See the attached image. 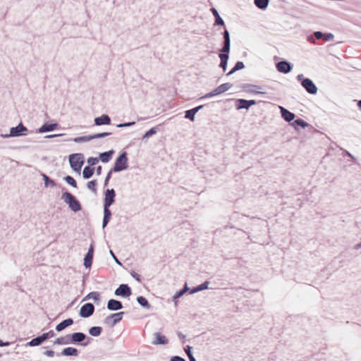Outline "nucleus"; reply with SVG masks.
<instances>
[{"instance_id": "obj_1", "label": "nucleus", "mask_w": 361, "mask_h": 361, "mask_svg": "<svg viewBox=\"0 0 361 361\" xmlns=\"http://www.w3.org/2000/svg\"><path fill=\"white\" fill-rule=\"evenodd\" d=\"M62 199L73 212H76L81 209L80 202L70 192H64L62 195Z\"/></svg>"}, {"instance_id": "obj_2", "label": "nucleus", "mask_w": 361, "mask_h": 361, "mask_svg": "<svg viewBox=\"0 0 361 361\" xmlns=\"http://www.w3.org/2000/svg\"><path fill=\"white\" fill-rule=\"evenodd\" d=\"M27 130V128L24 126L22 123H20L16 127H12L10 129L9 134H1V137L3 138H8L11 137L26 135Z\"/></svg>"}, {"instance_id": "obj_3", "label": "nucleus", "mask_w": 361, "mask_h": 361, "mask_svg": "<svg viewBox=\"0 0 361 361\" xmlns=\"http://www.w3.org/2000/svg\"><path fill=\"white\" fill-rule=\"evenodd\" d=\"M128 166L127 154L124 152L116 159L112 171L119 172L127 169Z\"/></svg>"}, {"instance_id": "obj_4", "label": "nucleus", "mask_w": 361, "mask_h": 361, "mask_svg": "<svg viewBox=\"0 0 361 361\" xmlns=\"http://www.w3.org/2000/svg\"><path fill=\"white\" fill-rule=\"evenodd\" d=\"M69 162L71 168L75 171H80L84 163L81 154H73L69 157Z\"/></svg>"}, {"instance_id": "obj_5", "label": "nucleus", "mask_w": 361, "mask_h": 361, "mask_svg": "<svg viewBox=\"0 0 361 361\" xmlns=\"http://www.w3.org/2000/svg\"><path fill=\"white\" fill-rule=\"evenodd\" d=\"M123 315V312L112 314L104 319V323L109 325L110 326H114L116 323L122 319Z\"/></svg>"}, {"instance_id": "obj_6", "label": "nucleus", "mask_w": 361, "mask_h": 361, "mask_svg": "<svg viewBox=\"0 0 361 361\" xmlns=\"http://www.w3.org/2000/svg\"><path fill=\"white\" fill-rule=\"evenodd\" d=\"M94 311V307L92 303L83 305L80 310V315L82 317L87 318L90 317Z\"/></svg>"}, {"instance_id": "obj_7", "label": "nucleus", "mask_w": 361, "mask_h": 361, "mask_svg": "<svg viewBox=\"0 0 361 361\" xmlns=\"http://www.w3.org/2000/svg\"><path fill=\"white\" fill-rule=\"evenodd\" d=\"M302 87L310 94H314L317 92V87L314 82L309 78H305L302 80L301 82Z\"/></svg>"}, {"instance_id": "obj_8", "label": "nucleus", "mask_w": 361, "mask_h": 361, "mask_svg": "<svg viewBox=\"0 0 361 361\" xmlns=\"http://www.w3.org/2000/svg\"><path fill=\"white\" fill-rule=\"evenodd\" d=\"M131 294V290L130 287L126 284H121L120 286L115 290L116 295H121L123 297H128Z\"/></svg>"}, {"instance_id": "obj_9", "label": "nucleus", "mask_w": 361, "mask_h": 361, "mask_svg": "<svg viewBox=\"0 0 361 361\" xmlns=\"http://www.w3.org/2000/svg\"><path fill=\"white\" fill-rule=\"evenodd\" d=\"M115 191L114 189H107L105 193L104 206L110 207L114 202Z\"/></svg>"}, {"instance_id": "obj_10", "label": "nucleus", "mask_w": 361, "mask_h": 361, "mask_svg": "<svg viewBox=\"0 0 361 361\" xmlns=\"http://www.w3.org/2000/svg\"><path fill=\"white\" fill-rule=\"evenodd\" d=\"M224 44L223 48L221 49V54H227L230 51V45H231V39L230 35L227 30H225L224 32Z\"/></svg>"}, {"instance_id": "obj_11", "label": "nucleus", "mask_w": 361, "mask_h": 361, "mask_svg": "<svg viewBox=\"0 0 361 361\" xmlns=\"http://www.w3.org/2000/svg\"><path fill=\"white\" fill-rule=\"evenodd\" d=\"M153 336L154 338V340L152 342L153 345H166L169 343L167 338L159 332H155Z\"/></svg>"}, {"instance_id": "obj_12", "label": "nucleus", "mask_w": 361, "mask_h": 361, "mask_svg": "<svg viewBox=\"0 0 361 361\" xmlns=\"http://www.w3.org/2000/svg\"><path fill=\"white\" fill-rule=\"evenodd\" d=\"M237 109H248L251 106L256 104L255 100H246L240 99L237 100Z\"/></svg>"}, {"instance_id": "obj_13", "label": "nucleus", "mask_w": 361, "mask_h": 361, "mask_svg": "<svg viewBox=\"0 0 361 361\" xmlns=\"http://www.w3.org/2000/svg\"><path fill=\"white\" fill-rule=\"evenodd\" d=\"M94 122L96 126L109 125L111 123V118L108 115L104 114L102 116L95 118Z\"/></svg>"}, {"instance_id": "obj_14", "label": "nucleus", "mask_w": 361, "mask_h": 361, "mask_svg": "<svg viewBox=\"0 0 361 361\" xmlns=\"http://www.w3.org/2000/svg\"><path fill=\"white\" fill-rule=\"evenodd\" d=\"M86 338V336L83 333L77 332L70 336V343H80L83 341Z\"/></svg>"}, {"instance_id": "obj_15", "label": "nucleus", "mask_w": 361, "mask_h": 361, "mask_svg": "<svg viewBox=\"0 0 361 361\" xmlns=\"http://www.w3.org/2000/svg\"><path fill=\"white\" fill-rule=\"evenodd\" d=\"M107 308L109 310L116 311L123 308L122 303L114 299H111L108 301Z\"/></svg>"}, {"instance_id": "obj_16", "label": "nucleus", "mask_w": 361, "mask_h": 361, "mask_svg": "<svg viewBox=\"0 0 361 361\" xmlns=\"http://www.w3.org/2000/svg\"><path fill=\"white\" fill-rule=\"evenodd\" d=\"M277 70L283 73H288L291 70V66L289 63L286 61L279 62L276 65Z\"/></svg>"}, {"instance_id": "obj_17", "label": "nucleus", "mask_w": 361, "mask_h": 361, "mask_svg": "<svg viewBox=\"0 0 361 361\" xmlns=\"http://www.w3.org/2000/svg\"><path fill=\"white\" fill-rule=\"evenodd\" d=\"M281 116L286 121H291L295 118V114L286 109L283 106H279Z\"/></svg>"}, {"instance_id": "obj_18", "label": "nucleus", "mask_w": 361, "mask_h": 361, "mask_svg": "<svg viewBox=\"0 0 361 361\" xmlns=\"http://www.w3.org/2000/svg\"><path fill=\"white\" fill-rule=\"evenodd\" d=\"M57 126V123H44L38 129V132L39 133H43L45 132L52 131L54 130Z\"/></svg>"}, {"instance_id": "obj_19", "label": "nucleus", "mask_w": 361, "mask_h": 361, "mask_svg": "<svg viewBox=\"0 0 361 361\" xmlns=\"http://www.w3.org/2000/svg\"><path fill=\"white\" fill-rule=\"evenodd\" d=\"M202 107H203V106L200 105V106H199L197 107H195V108L192 109L190 110L186 111H185V117L186 118L190 119L192 121H195V116L196 113H197L199 111V110H200Z\"/></svg>"}, {"instance_id": "obj_20", "label": "nucleus", "mask_w": 361, "mask_h": 361, "mask_svg": "<svg viewBox=\"0 0 361 361\" xmlns=\"http://www.w3.org/2000/svg\"><path fill=\"white\" fill-rule=\"evenodd\" d=\"M109 207L108 206H104V219H103V223H102V227L104 228L106 226L107 224L109 223L111 212L109 209Z\"/></svg>"}, {"instance_id": "obj_21", "label": "nucleus", "mask_w": 361, "mask_h": 361, "mask_svg": "<svg viewBox=\"0 0 361 361\" xmlns=\"http://www.w3.org/2000/svg\"><path fill=\"white\" fill-rule=\"evenodd\" d=\"M73 324V320L72 319L70 318V319H65L64 321H63L62 322H61L60 324L56 325V330L57 331H61L65 328L72 325Z\"/></svg>"}, {"instance_id": "obj_22", "label": "nucleus", "mask_w": 361, "mask_h": 361, "mask_svg": "<svg viewBox=\"0 0 361 361\" xmlns=\"http://www.w3.org/2000/svg\"><path fill=\"white\" fill-rule=\"evenodd\" d=\"M61 355L64 356H78V351L76 348L68 347L66 348H64L61 351Z\"/></svg>"}, {"instance_id": "obj_23", "label": "nucleus", "mask_w": 361, "mask_h": 361, "mask_svg": "<svg viewBox=\"0 0 361 361\" xmlns=\"http://www.w3.org/2000/svg\"><path fill=\"white\" fill-rule=\"evenodd\" d=\"M210 11H212V13H213L214 16L215 17L214 25H224V21L223 20V19L219 16L217 10L215 8H212L210 9Z\"/></svg>"}, {"instance_id": "obj_24", "label": "nucleus", "mask_w": 361, "mask_h": 361, "mask_svg": "<svg viewBox=\"0 0 361 361\" xmlns=\"http://www.w3.org/2000/svg\"><path fill=\"white\" fill-rule=\"evenodd\" d=\"M219 57L221 59V63H220L219 66L221 68H222L224 71H226V68H227L228 60V58H229L228 57V54H219Z\"/></svg>"}, {"instance_id": "obj_25", "label": "nucleus", "mask_w": 361, "mask_h": 361, "mask_svg": "<svg viewBox=\"0 0 361 361\" xmlns=\"http://www.w3.org/2000/svg\"><path fill=\"white\" fill-rule=\"evenodd\" d=\"M113 154H114L113 150H110L106 152H103V153L100 154V156H99L100 160L103 163H107L111 158V156Z\"/></svg>"}, {"instance_id": "obj_26", "label": "nucleus", "mask_w": 361, "mask_h": 361, "mask_svg": "<svg viewBox=\"0 0 361 361\" xmlns=\"http://www.w3.org/2000/svg\"><path fill=\"white\" fill-rule=\"evenodd\" d=\"M256 6L260 9H266L269 5V0H254Z\"/></svg>"}, {"instance_id": "obj_27", "label": "nucleus", "mask_w": 361, "mask_h": 361, "mask_svg": "<svg viewBox=\"0 0 361 361\" xmlns=\"http://www.w3.org/2000/svg\"><path fill=\"white\" fill-rule=\"evenodd\" d=\"M209 282L208 281H205L203 283H202L201 285L194 288L193 289H192L190 290V294H193V293H195L197 292H199V291H201V290H206L208 288V286H209Z\"/></svg>"}, {"instance_id": "obj_28", "label": "nucleus", "mask_w": 361, "mask_h": 361, "mask_svg": "<svg viewBox=\"0 0 361 361\" xmlns=\"http://www.w3.org/2000/svg\"><path fill=\"white\" fill-rule=\"evenodd\" d=\"M42 176L44 181V185L46 188L55 186V182L50 179L46 174L42 173Z\"/></svg>"}, {"instance_id": "obj_29", "label": "nucleus", "mask_w": 361, "mask_h": 361, "mask_svg": "<svg viewBox=\"0 0 361 361\" xmlns=\"http://www.w3.org/2000/svg\"><path fill=\"white\" fill-rule=\"evenodd\" d=\"M102 331V327L93 326L89 329V334L92 336H99L101 334Z\"/></svg>"}, {"instance_id": "obj_30", "label": "nucleus", "mask_w": 361, "mask_h": 361, "mask_svg": "<svg viewBox=\"0 0 361 361\" xmlns=\"http://www.w3.org/2000/svg\"><path fill=\"white\" fill-rule=\"evenodd\" d=\"M94 173V169L86 166L84 168L82 171V176L84 178H90Z\"/></svg>"}, {"instance_id": "obj_31", "label": "nucleus", "mask_w": 361, "mask_h": 361, "mask_svg": "<svg viewBox=\"0 0 361 361\" xmlns=\"http://www.w3.org/2000/svg\"><path fill=\"white\" fill-rule=\"evenodd\" d=\"M137 301L142 307H144L147 309L150 308V305L149 304L147 300L145 298H144L142 296H139L137 298Z\"/></svg>"}, {"instance_id": "obj_32", "label": "nucleus", "mask_w": 361, "mask_h": 361, "mask_svg": "<svg viewBox=\"0 0 361 361\" xmlns=\"http://www.w3.org/2000/svg\"><path fill=\"white\" fill-rule=\"evenodd\" d=\"M245 66L243 62L238 61L235 65L234 68L227 74L228 75H231L233 74L235 72L244 68Z\"/></svg>"}, {"instance_id": "obj_33", "label": "nucleus", "mask_w": 361, "mask_h": 361, "mask_svg": "<svg viewBox=\"0 0 361 361\" xmlns=\"http://www.w3.org/2000/svg\"><path fill=\"white\" fill-rule=\"evenodd\" d=\"M55 344H69L70 343V336H67L66 337H60L56 338V340L54 341Z\"/></svg>"}, {"instance_id": "obj_34", "label": "nucleus", "mask_w": 361, "mask_h": 361, "mask_svg": "<svg viewBox=\"0 0 361 361\" xmlns=\"http://www.w3.org/2000/svg\"><path fill=\"white\" fill-rule=\"evenodd\" d=\"M87 299H92L94 302H99V293L97 292H91L85 298L84 300Z\"/></svg>"}, {"instance_id": "obj_35", "label": "nucleus", "mask_w": 361, "mask_h": 361, "mask_svg": "<svg viewBox=\"0 0 361 361\" xmlns=\"http://www.w3.org/2000/svg\"><path fill=\"white\" fill-rule=\"evenodd\" d=\"M93 256L90 255V254H86L84 258V266L86 268H90L92 262Z\"/></svg>"}, {"instance_id": "obj_36", "label": "nucleus", "mask_w": 361, "mask_h": 361, "mask_svg": "<svg viewBox=\"0 0 361 361\" xmlns=\"http://www.w3.org/2000/svg\"><path fill=\"white\" fill-rule=\"evenodd\" d=\"M231 87H232V85L231 83L226 82V83H224V84L219 85L217 87H218V90L221 94V93H224V92L228 91Z\"/></svg>"}, {"instance_id": "obj_37", "label": "nucleus", "mask_w": 361, "mask_h": 361, "mask_svg": "<svg viewBox=\"0 0 361 361\" xmlns=\"http://www.w3.org/2000/svg\"><path fill=\"white\" fill-rule=\"evenodd\" d=\"M43 342L41 336H38L37 338H35L32 339L29 343H27V345L30 346H37L40 345Z\"/></svg>"}, {"instance_id": "obj_38", "label": "nucleus", "mask_w": 361, "mask_h": 361, "mask_svg": "<svg viewBox=\"0 0 361 361\" xmlns=\"http://www.w3.org/2000/svg\"><path fill=\"white\" fill-rule=\"evenodd\" d=\"M73 140L75 142H85L90 141L91 140V137H90V135H89V136H81V137H75Z\"/></svg>"}, {"instance_id": "obj_39", "label": "nucleus", "mask_w": 361, "mask_h": 361, "mask_svg": "<svg viewBox=\"0 0 361 361\" xmlns=\"http://www.w3.org/2000/svg\"><path fill=\"white\" fill-rule=\"evenodd\" d=\"M111 134V133H108V132L97 133V134L90 135V137H91V140H94V139L102 138V137L109 136Z\"/></svg>"}, {"instance_id": "obj_40", "label": "nucleus", "mask_w": 361, "mask_h": 361, "mask_svg": "<svg viewBox=\"0 0 361 361\" xmlns=\"http://www.w3.org/2000/svg\"><path fill=\"white\" fill-rule=\"evenodd\" d=\"M156 133H157V128H155V127L152 128L149 130H148L147 132H146L145 133V135L142 136V139L148 138V137H151L152 135H154Z\"/></svg>"}, {"instance_id": "obj_41", "label": "nucleus", "mask_w": 361, "mask_h": 361, "mask_svg": "<svg viewBox=\"0 0 361 361\" xmlns=\"http://www.w3.org/2000/svg\"><path fill=\"white\" fill-rule=\"evenodd\" d=\"M64 180L66 181L67 183L72 185L73 187H74V188L77 187L75 180L71 176H68L65 177Z\"/></svg>"}, {"instance_id": "obj_42", "label": "nucleus", "mask_w": 361, "mask_h": 361, "mask_svg": "<svg viewBox=\"0 0 361 361\" xmlns=\"http://www.w3.org/2000/svg\"><path fill=\"white\" fill-rule=\"evenodd\" d=\"M42 341H44L45 340L48 339L49 338H52L54 336V332L53 331H50L47 333L43 334L42 336H40Z\"/></svg>"}, {"instance_id": "obj_43", "label": "nucleus", "mask_w": 361, "mask_h": 361, "mask_svg": "<svg viewBox=\"0 0 361 361\" xmlns=\"http://www.w3.org/2000/svg\"><path fill=\"white\" fill-rule=\"evenodd\" d=\"M96 185H97L96 180H91L87 183V186L88 189L95 192L96 191V189H95Z\"/></svg>"}, {"instance_id": "obj_44", "label": "nucleus", "mask_w": 361, "mask_h": 361, "mask_svg": "<svg viewBox=\"0 0 361 361\" xmlns=\"http://www.w3.org/2000/svg\"><path fill=\"white\" fill-rule=\"evenodd\" d=\"M184 291H183L182 290L178 291L173 297V299L174 300V302H175V305H177V298H180V297H182L183 295H184Z\"/></svg>"}, {"instance_id": "obj_45", "label": "nucleus", "mask_w": 361, "mask_h": 361, "mask_svg": "<svg viewBox=\"0 0 361 361\" xmlns=\"http://www.w3.org/2000/svg\"><path fill=\"white\" fill-rule=\"evenodd\" d=\"M334 38V35L331 33L324 34V39L326 42L332 41Z\"/></svg>"}, {"instance_id": "obj_46", "label": "nucleus", "mask_w": 361, "mask_h": 361, "mask_svg": "<svg viewBox=\"0 0 361 361\" xmlns=\"http://www.w3.org/2000/svg\"><path fill=\"white\" fill-rule=\"evenodd\" d=\"M295 123L298 125V126H302V128H305L308 126V123H306L305 121H304L302 119H297Z\"/></svg>"}, {"instance_id": "obj_47", "label": "nucleus", "mask_w": 361, "mask_h": 361, "mask_svg": "<svg viewBox=\"0 0 361 361\" xmlns=\"http://www.w3.org/2000/svg\"><path fill=\"white\" fill-rule=\"evenodd\" d=\"M135 125V122H128V123H120L117 125L118 128H123V127H128L132 126Z\"/></svg>"}, {"instance_id": "obj_48", "label": "nucleus", "mask_w": 361, "mask_h": 361, "mask_svg": "<svg viewBox=\"0 0 361 361\" xmlns=\"http://www.w3.org/2000/svg\"><path fill=\"white\" fill-rule=\"evenodd\" d=\"M314 35L317 39L324 38V34L319 31L314 32Z\"/></svg>"}, {"instance_id": "obj_49", "label": "nucleus", "mask_w": 361, "mask_h": 361, "mask_svg": "<svg viewBox=\"0 0 361 361\" xmlns=\"http://www.w3.org/2000/svg\"><path fill=\"white\" fill-rule=\"evenodd\" d=\"M185 352L186 353L188 357H190L191 355H192V352H191V348L189 345H187L185 348Z\"/></svg>"}, {"instance_id": "obj_50", "label": "nucleus", "mask_w": 361, "mask_h": 361, "mask_svg": "<svg viewBox=\"0 0 361 361\" xmlns=\"http://www.w3.org/2000/svg\"><path fill=\"white\" fill-rule=\"evenodd\" d=\"M97 161H98V160H97V158H92V157H91V158H89V159H88L87 162H88V164H90V165H94V164L97 163Z\"/></svg>"}, {"instance_id": "obj_51", "label": "nucleus", "mask_w": 361, "mask_h": 361, "mask_svg": "<svg viewBox=\"0 0 361 361\" xmlns=\"http://www.w3.org/2000/svg\"><path fill=\"white\" fill-rule=\"evenodd\" d=\"M110 255L112 256L113 259L116 262V264L121 265V263L119 262V260L117 259V257L115 256L114 253L112 252V250H109Z\"/></svg>"}, {"instance_id": "obj_52", "label": "nucleus", "mask_w": 361, "mask_h": 361, "mask_svg": "<svg viewBox=\"0 0 361 361\" xmlns=\"http://www.w3.org/2000/svg\"><path fill=\"white\" fill-rule=\"evenodd\" d=\"M112 169L108 173L106 178H105V180H104V185H106L108 184V182L109 180V179L111 178V173H112Z\"/></svg>"}, {"instance_id": "obj_53", "label": "nucleus", "mask_w": 361, "mask_h": 361, "mask_svg": "<svg viewBox=\"0 0 361 361\" xmlns=\"http://www.w3.org/2000/svg\"><path fill=\"white\" fill-rule=\"evenodd\" d=\"M171 361H185V360L178 356H174L171 359Z\"/></svg>"}, {"instance_id": "obj_54", "label": "nucleus", "mask_w": 361, "mask_h": 361, "mask_svg": "<svg viewBox=\"0 0 361 361\" xmlns=\"http://www.w3.org/2000/svg\"><path fill=\"white\" fill-rule=\"evenodd\" d=\"M44 355H46L48 357H53L54 355V352L53 350H47L44 353Z\"/></svg>"}, {"instance_id": "obj_55", "label": "nucleus", "mask_w": 361, "mask_h": 361, "mask_svg": "<svg viewBox=\"0 0 361 361\" xmlns=\"http://www.w3.org/2000/svg\"><path fill=\"white\" fill-rule=\"evenodd\" d=\"M61 135H63V134H54V135H47V136H45V137L46 138H53V137H56L61 136Z\"/></svg>"}, {"instance_id": "obj_56", "label": "nucleus", "mask_w": 361, "mask_h": 361, "mask_svg": "<svg viewBox=\"0 0 361 361\" xmlns=\"http://www.w3.org/2000/svg\"><path fill=\"white\" fill-rule=\"evenodd\" d=\"M131 276L135 278L137 281H140V276L135 272H132Z\"/></svg>"}, {"instance_id": "obj_57", "label": "nucleus", "mask_w": 361, "mask_h": 361, "mask_svg": "<svg viewBox=\"0 0 361 361\" xmlns=\"http://www.w3.org/2000/svg\"><path fill=\"white\" fill-rule=\"evenodd\" d=\"M214 97L212 92H209V93H207L205 95H204L203 97H202L200 99H204V98H209V97Z\"/></svg>"}, {"instance_id": "obj_58", "label": "nucleus", "mask_w": 361, "mask_h": 361, "mask_svg": "<svg viewBox=\"0 0 361 361\" xmlns=\"http://www.w3.org/2000/svg\"><path fill=\"white\" fill-rule=\"evenodd\" d=\"M9 344H10L9 342H4L1 340H0V347L8 346V345H9Z\"/></svg>"}, {"instance_id": "obj_59", "label": "nucleus", "mask_w": 361, "mask_h": 361, "mask_svg": "<svg viewBox=\"0 0 361 361\" xmlns=\"http://www.w3.org/2000/svg\"><path fill=\"white\" fill-rule=\"evenodd\" d=\"M212 94L214 96H216V95H218V94H220L221 93L219 92V91L218 90V87H216V89H214L212 92Z\"/></svg>"}, {"instance_id": "obj_60", "label": "nucleus", "mask_w": 361, "mask_h": 361, "mask_svg": "<svg viewBox=\"0 0 361 361\" xmlns=\"http://www.w3.org/2000/svg\"><path fill=\"white\" fill-rule=\"evenodd\" d=\"M96 172L97 175H100L102 172V166H99L96 169Z\"/></svg>"}, {"instance_id": "obj_61", "label": "nucleus", "mask_w": 361, "mask_h": 361, "mask_svg": "<svg viewBox=\"0 0 361 361\" xmlns=\"http://www.w3.org/2000/svg\"><path fill=\"white\" fill-rule=\"evenodd\" d=\"M308 41L311 43H314L315 40L312 36H309L307 38Z\"/></svg>"}, {"instance_id": "obj_62", "label": "nucleus", "mask_w": 361, "mask_h": 361, "mask_svg": "<svg viewBox=\"0 0 361 361\" xmlns=\"http://www.w3.org/2000/svg\"><path fill=\"white\" fill-rule=\"evenodd\" d=\"M87 254H90V255L93 256V247L92 245L90 246Z\"/></svg>"}, {"instance_id": "obj_63", "label": "nucleus", "mask_w": 361, "mask_h": 361, "mask_svg": "<svg viewBox=\"0 0 361 361\" xmlns=\"http://www.w3.org/2000/svg\"><path fill=\"white\" fill-rule=\"evenodd\" d=\"M182 290L184 291V293L189 290V288L187 284L185 285L184 288Z\"/></svg>"}, {"instance_id": "obj_64", "label": "nucleus", "mask_w": 361, "mask_h": 361, "mask_svg": "<svg viewBox=\"0 0 361 361\" xmlns=\"http://www.w3.org/2000/svg\"><path fill=\"white\" fill-rule=\"evenodd\" d=\"M190 361H196L195 358L193 357V355H191L189 357Z\"/></svg>"}]
</instances>
